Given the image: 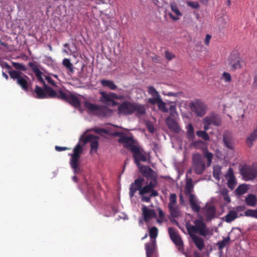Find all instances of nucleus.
Returning <instances> with one entry per match:
<instances>
[{"label":"nucleus","instance_id":"603ef678","mask_svg":"<svg viewBox=\"0 0 257 257\" xmlns=\"http://www.w3.org/2000/svg\"><path fill=\"white\" fill-rule=\"evenodd\" d=\"M93 131L95 133L99 135H102V134H107L108 133V130L102 128H95L93 129Z\"/></svg>","mask_w":257,"mask_h":257},{"label":"nucleus","instance_id":"4c0bfd02","mask_svg":"<svg viewBox=\"0 0 257 257\" xmlns=\"http://www.w3.org/2000/svg\"><path fill=\"white\" fill-rule=\"evenodd\" d=\"M193 190V186L192 184V179H190V181H188L185 189V194L189 198L190 197L191 195H193L192 192Z\"/></svg>","mask_w":257,"mask_h":257},{"label":"nucleus","instance_id":"b1692460","mask_svg":"<svg viewBox=\"0 0 257 257\" xmlns=\"http://www.w3.org/2000/svg\"><path fill=\"white\" fill-rule=\"evenodd\" d=\"M192 240L199 250H202L204 247V240L200 236L190 234Z\"/></svg>","mask_w":257,"mask_h":257},{"label":"nucleus","instance_id":"423d86ee","mask_svg":"<svg viewBox=\"0 0 257 257\" xmlns=\"http://www.w3.org/2000/svg\"><path fill=\"white\" fill-rule=\"evenodd\" d=\"M194 225H190L187 227L189 233L191 231L199 234L200 235L206 236L209 233V229L206 224L201 219H196L194 221Z\"/></svg>","mask_w":257,"mask_h":257},{"label":"nucleus","instance_id":"20e7f679","mask_svg":"<svg viewBox=\"0 0 257 257\" xmlns=\"http://www.w3.org/2000/svg\"><path fill=\"white\" fill-rule=\"evenodd\" d=\"M82 152V146L78 143L74 148L73 153L69 154L71 157L69 164L75 174L80 173L82 172V169L79 164L80 155Z\"/></svg>","mask_w":257,"mask_h":257},{"label":"nucleus","instance_id":"09e8293b","mask_svg":"<svg viewBox=\"0 0 257 257\" xmlns=\"http://www.w3.org/2000/svg\"><path fill=\"white\" fill-rule=\"evenodd\" d=\"M12 65L16 69L19 70L25 71L27 70V68L25 67V66L21 63L13 62Z\"/></svg>","mask_w":257,"mask_h":257},{"label":"nucleus","instance_id":"ea45409f","mask_svg":"<svg viewBox=\"0 0 257 257\" xmlns=\"http://www.w3.org/2000/svg\"><path fill=\"white\" fill-rule=\"evenodd\" d=\"M219 192L223 197L224 200L227 203H229L230 202V198L228 195V191L225 188H221Z\"/></svg>","mask_w":257,"mask_h":257},{"label":"nucleus","instance_id":"a211bd4d","mask_svg":"<svg viewBox=\"0 0 257 257\" xmlns=\"http://www.w3.org/2000/svg\"><path fill=\"white\" fill-rule=\"evenodd\" d=\"M98 139V137L91 134L88 135L86 136L84 143H86L87 142L91 141V151L96 152L98 147V143L97 141V139Z\"/></svg>","mask_w":257,"mask_h":257},{"label":"nucleus","instance_id":"052dcab7","mask_svg":"<svg viewBox=\"0 0 257 257\" xmlns=\"http://www.w3.org/2000/svg\"><path fill=\"white\" fill-rule=\"evenodd\" d=\"M223 77L225 82H230L231 80V75L229 73L227 72H224L223 73Z\"/></svg>","mask_w":257,"mask_h":257},{"label":"nucleus","instance_id":"9b49d317","mask_svg":"<svg viewBox=\"0 0 257 257\" xmlns=\"http://www.w3.org/2000/svg\"><path fill=\"white\" fill-rule=\"evenodd\" d=\"M191 110L198 116L201 117L204 115L207 111V105L200 100H196L190 104Z\"/></svg>","mask_w":257,"mask_h":257},{"label":"nucleus","instance_id":"f8f14e48","mask_svg":"<svg viewBox=\"0 0 257 257\" xmlns=\"http://www.w3.org/2000/svg\"><path fill=\"white\" fill-rule=\"evenodd\" d=\"M100 93L101 94V97L99 98L100 101L106 105L112 104L113 106H115L117 104V102L114 99L122 98L121 96L117 95L112 92L107 93L104 91H101Z\"/></svg>","mask_w":257,"mask_h":257},{"label":"nucleus","instance_id":"a18cd8bd","mask_svg":"<svg viewBox=\"0 0 257 257\" xmlns=\"http://www.w3.org/2000/svg\"><path fill=\"white\" fill-rule=\"evenodd\" d=\"M244 214L246 216L257 218V209H247L245 211Z\"/></svg>","mask_w":257,"mask_h":257},{"label":"nucleus","instance_id":"79ce46f5","mask_svg":"<svg viewBox=\"0 0 257 257\" xmlns=\"http://www.w3.org/2000/svg\"><path fill=\"white\" fill-rule=\"evenodd\" d=\"M196 135L205 141H208L210 140L209 136L205 131H198L196 132Z\"/></svg>","mask_w":257,"mask_h":257},{"label":"nucleus","instance_id":"49530a36","mask_svg":"<svg viewBox=\"0 0 257 257\" xmlns=\"http://www.w3.org/2000/svg\"><path fill=\"white\" fill-rule=\"evenodd\" d=\"M205 145V143L201 140L194 141L191 144V147L195 149H200Z\"/></svg>","mask_w":257,"mask_h":257},{"label":"nucleus","instance_id":"dca6fc26","mask_svg":"<svg viewBox=\"0 0 257 257\" xmlns=\"http://www.w3.org/2000/svg\"><path fill=\"white\" fill-rule=\"evenodd\" d=\"M142 211L144 221L149 222L151 220L156 217V213L154 209L148 208L146 206L143 205Z\"/></svg>","mask_w":257,"mask_h":257},{"label":"nucleus","instance_id":"1a4fd4ad","mask_svg":"<svg viewBox=\"0 0 257 257\" xmlns=\"http://www.w3.org/2000/svg\"><path fill=\"white\" fill-rule=\"evenodd\" d=\"M168 208L170 215L174 218L178 217L181 215V211L177 204V196L176 194H171L169 197Z\"/></svg>","mask_w":257,"mask_h":257},{"label":"nucleus","instance_id":"e2e57ef3","mask_svg":"<svg viewBox=\"0 0 257 257\" xmlns=\"http://www.w3.org/2000/svg\"><path fill=\"white\" fill-rule=\"evenodd\" d=\"M141 196H142V201L146 202H150L151 198L152 197V196H150V195L149 196L142 195Z\"/></svg>","mask_w":257,"mask_h":257},{"label":"nucleus","instance_id":"f257e3e1","mask_svg":"<svg viewBox=\"0 0 257 257\" xmlns=\"http://www.w3.org/2000/svg\"><path fill=\"white\" fill-rule=\"evenodd\" d=\"M28 66L34 73L37 80L43 84V88L36 86L34 89V96L38 99L51 98L55 95V91L47 85L43 78V72L40 69V66L37 62H30Z\"/></svg>","mask_w":257,"mask_h":257},{"label":"nucleus","instance_id":"9d476101","mask_svg":"<svg viewBox=\"0 0 257 257\" xmlns=\"http://www.w3.org/2000/svg\"><path fill=\"white\" fill-rule=\"evenodd\" d=\"M84 106L89 111L99 115H106L111 112V110L105 106L93 104L88 101L84 102Z\"/></svg>","mask_w":257,"mask_h":257},{"label":"nucleus","instance_id":"c03bdc74","mask_svg":"<svg viewBox=\"0 0 257 257\" xmlns=\"http://www.w3.org/2000/svg\"><path fill=\"white\" fill-rule=\"evenodd\" d=\"M148 92L152 97L160 96L159 92L156 89L152 86H149L148 87Z\"/></svg>","mask_w":257,"mask_h":257},{"label":"nucleus","instance_id":"6e6d98bb","mask_svg":"<svg viewBox=\"0 0 257 257\" xmlns=\"http://www.w3.org/2000/svg\"><path fill=\"white\" fill-rule=\"evenodd\" d=\"M64 46L65 47L68 48V49H69V50L71 53H75L77 51L76 47L75 44H73L72 45V46L70 48L68 47L69 44L67 43L64 44Z\"/></svg>","mask_w":257,"mask_h":257},{"label":"nucleus","instance_id":"c9c22d12","mask_svg":"<svg viewBox=\"0 0 257 257\" xmlns=\"http://www.w3.org/2000/svg\"><path fill=\"white\" fill-rule=\"evenodd\" d=\"M203 156L204 157L207 159V167H209L212 163V161L213 157V154L212 153L209 152L207 148H205L203 150Z\"/></svg>","mask_w":257,"mask_h":257},{"label":"nucleus","instance_id":"8fccbe9b","mask_svg":"<svg viewBox=\"0 0 257 257\" xmlns=\"http://www.w3.org/2000/svg\"><path fill=\"white\" fill-rule=\"evenodd\" d=\"M158 108L163 112H167L168 111V108L166 106V103L161 99L158 104Z\"/></svg>","mask_w":257,"mask_h":257},{"label":"nucleus","instance_id":"2f4dec72","mask_svg":"<svg viewBox=\"0 0 257 257\" xmlns=\"http://www.w3.org/2000/svg\"><path fill=\"white\" fill-rule=\"evenodd\" d=\"M230 242V238L229 236H227L226 237H224L223 240L218 241L216 243V245L218 247V249L221 250L225 246L229 245Z\"/></svg>","mask_w":257,"mask_h":257},{"label":"nucleus","instance_id":"c756f323","mask_svg":"<svg viewBox=\"0 0 257 257\" xmlns=\"http://www.w3.org/2000/svg\"><path fill=\"white\" fill-rule=\"evenodd\" d=\"M67 101L75 107H78L80 105L78 97L73 94H70L69 95Z\"/></svg>","mask_w":257,"mask_h":257},{"label":"nucleus","instance_id":"0eeeda50","mask_svg":"<svg viewBox=\"0 0 257 257\" xmlns=\"http://www.w3.org/2000/svg\"><path fill=\"white\" fill-rule=\"evenodd\" d=\"M240 172L244 181L252 180L257 177V164L244 166L240 170Z\"/></svg>","mask_w":257,"mask_h":257},{"label":"nucleus","instance_id":"774afa93","mask_svg":"<svg viewBox=\"0 0 257 257\" xmlns=\"http://www.w3.org/2000/svg\"><path fill=\"white\" fill-rule=\"evenodd\" d=\"M253 86L257 88V74H255L253 77Z\"/></svg>","mask_w":257,"mask_h":257},{"label":"nucleus","instance_id":"412c9836","mask_svg":"<svg viewBox=\"0 0 257 257\" xmlns=\"http://www.w3.org/2000/svg\"><path fill=\"white\" fill-rule=\"evenodd\" d=\"M166 124L168 127L175 133H179L181 128L175 120L170 117H168L166 120Z\"/></svg>","mask_w":257,"mask_h":257},{"label":"nucleus","instance_id":"39448f33","mask_svg":"<svg viewBox=\"0 0 257 257\" xmlns=\"http://www.w3.org/2000/svg\"><path fill=\"white\" fill-rule=\"evenodd\" d=\"M10 77L14 80L16 81V83L21 88L28 91L30 85V78L26 75L20 71L10 70L8 71Z\"/></svg>","mask_w":257,"mask_h":257},{"label":"nucleus","instance_id":"393cba45","mask_svg":"<svg viewBox=\"0 0 257 257\" xmlns=\"http://www.w3.org/2000/svg\"><path fill=\"white\" fill-rule=\"evenodd\" d=\"M245 202L247 206L254 207L257 204V195L249 194L245 198Z\"/></svg>","mask_w":257,"mask_h":257},{"label":"nucleus","instance_id":"a19ab883","mask_svg":"<svg viewBox=\"0 0 257 257\" xmlns=\"http://www.w3.org/2000/svg\"><path fill=\"white\" fill-rule=\"evenodd\" d=\"M69 95L62 91H59L58 92L55 91V95L51 98H58L67 101Z\"/></svg>","mask_w":257,"mask_h":257},{"label":"nucleus","instance_id":"bb28decb","mask_svg":"<svg viewBox=\"0 0 257 257\" xmlns=\"http://www.w3.org/2000/svg\"><path fill=\"white\" fill-rule=\"evenodd\" d=\"M243 61H241L238 57L232 59L229 62L230 68L232 70H235L241 68Z\"/></svg>","mask_w":257,"mask_h":257},{"label":"nucleus","instance_id":"7ed1b4c3","mask_svg":"<svg viewBox=\"0 0 257 257\" xmlns=\"http://www.w3.org/2000/svg\"><path fill=\"white\" fill-rule=\"evenodd\" d=\"M145 180L142 177H139L135 180L134 183H132L130 187L129 195L132 199L137 191H139V194L142 196L147 193H150V196H158V192L150 188V187L147 185L144 186L143 185Z\"/></svg>","mask_w":257,"mask_h":257},{"label":"nucleus","instance_id":"864d4df0","mask_svg":"<svg viewBox=\"0 0 257 257\" xmlns=\"http://www.w3.org/2000/svg\"><path fill=\"white\" fill-rule=\"evenodd\" d=\"M213 175L214 178L219 180L220 179V169H214L213 171Z\"/></svg>","mask_w":257,"mask_h":257},{"label":"nucleus","instance_id":"58836bf2","mask_svg":"<svg viewBox=\"0 0 257 257\" xmlns=\"http://www.w3.org/2000/svg\"><path fill=\"white\" fill-rule=\"evenodd\" d=\"M248 189V187L246 184H241L238 186L235 190L237 194L241 195L245 194Z\"/></svg>","mask_w":257,"mask_h":257},{"label":"nucleus","instance_id":"f3484780","mask_svg":"<svg viewBox=\"0 0 257 257\" xmlns=\"http://www.w3.org/2000/svg\"><path fill=\"white\" fill-rule=\"evenodd\" d=\"M168 233L171 239L176 245L178 246H182L183 245V241L180 236L174 228L169 227L168 228Z\"/></svg>","mask_w":257,"mask_h":257},{"label":"nucleus","instance_id":"cd10ccee","mask_svg":"<svg viewBox=\"0 0 257 257\" xmlns=\"http://www.w3.org/2000/svg\"><path fill=\"white\" fill-rule=\"evenodd\" d=\"M216 210L213 206H209L207 207L205 215L206 217V220L208 221L211 220L213 219L215 215Z\"/></svg>","mask_w":257,"mask_h":257},{"label":"nucleus","instance_id":"680f3d73","mask_svg":"<svg viewBox=\"0 0 257 257\" xmlns=\"http://www.w3.org/2000/svg\"><path fill=\"white\" fill-rule=\"evenodd\" d=\"M170 113L172 115H174L175 114H177L176 107L175 105H171L169 108Z\"/></svg>","mask_w":257,"mask_h":257},{"label":"nucleus","instance_id":"5fc2aeb1","mask_svg":"<svg viewBox=\"0 0 257 257\" xmlns=\"http://www.w3.org/2000/svg\"><path fill=\"white\" fill-rule=\"evenodd\" d=\"M45 79L47 80V82L54 87H57V85L56 83L52 79L50 75L45 76Z\"/></svg>","mask_w":257,"mask_h":257},{"label":"nucleus","instance_id":"6e6552de","mask_svg":"<svg viewBox=\"0 0 257 257\" xmlns=\"http://www.w3.org/2000/svg\"><path fill=\"white\" fill-rule=\"evenodd\" d=\"M205 164L200 154L197 153L192 157V168L197 175L202 174L205 169Z\"/></svg>","mask_w":257,"mask_h":257},{"label":"nucleus","instance_id":"aec40b11","mask_svg":"<svg viewBox=\"0 0 257 257\" xmlns=\"http://www.w3.org/2000/svg\"><path fill=\"white\" fill-rule=\"evenodd\" d=\"M257 140V124L254 126L253 131L247 136L246 142L249 148H251L253 142Z\"/></svg>","mask_w":257,"mask_h":257},{"label":"nucleus","instance_id":"37998d69","mask_svg":"<svg viewBox=\"0 0 257 257\" xmlns=\"http://www.w3.org/2000/svg\"><path fill=\"white\" fill-rule=\"evenodd\" d=\"M236 185V181L235 180L234 175L230 176L227 181V186L231 190H232Z\"/></svg>","mask_w":257,"mask_h":257},{"label":"nucleus","instance_id":"69168bd1","mask_svg":"<svg viewBox=\"0 0 257 257\" xmlns=\"http://www.w3.org/2000/svg\"><path fill=\"white\" fill-rule=\"evenodd\" d=\"M159 210V218H160L161 219H165V214L162 211V210L160 208L158 209Z\"/></svg>","mask_w":257,"mask_h":257},{"label":"nucleus","instance_id":"c85d7f7f","mask_svg":"<svg viewBox=\"0 0 257 257\" xmlns=\"http://www.w3.org/2000/svg\"><path fill=\"white\" fill-rule=\"evenodd\" d=\"M43 62L48 66L52 67L55 71H57L59 69L50 56H45Z\"/></svg>","mask_w":257,"mask_h":257},{"label":"nucleus","instance_id":"0e129e2a","mask_svg":"<svg viewBox=\"0 0 257 257\" xmlns=\"http://www.w3.org/2000/svg\"><path fill=\"white\" fill-rule=\"evenodd\" d=\"M202 123L204 124L203 128L204 130V131L206 132L207 130H208L210 128V124H207V122L205 121V120L203 119L202 120Z\"/></svg>","mask_w":257,"mask_h":257},{"label":"nucleus","instance_id":"de8ad7c7","mask_svg":"<svg viewBox=\"0 0 257 257\" xmlns=\"http://www.w3.org/2000/svg\"><path fill=\"white\" fill-rule=\"evenodd\" d=\"M223 141L226 147H227L229 149H232V144L230 142V138L228 136L226 135H223Z\"/></svg>","mask_w":257,"mask_h":257},{"label":"nucleus","instance_id":"6ab92c4d","mask_svg":"<svg viewBox=\"0 0 257 257\" xmlns=\"http://www.w3.org/2000/svg\"><path fill=\"white\" fill-rule=\"evenodd\" d=\"M170 7L172 11L173 12V13L175 14V16H174L171 13H169L168 15L174 21H177L179 20L180 17L182 16V14L180 12L177 5L175 3H171Z\"/></svg>","mask_w":257,"mask_h":257},{"label":"nucleus","instance_id":"4d7b16f0","mask_svg":"<svg viewBox=\"0 0 257 257\" xmlns=\"http://www.w3.org/2000/svg\"><path fill=\"white\" fill-rule=\"evenodd\" d=\"M188 6L193 9H198L199 7V5L197 2H188L187 3Z\"/></svg>","mask_w":257,"mask_h":257},{"label":"nucleus","instance_id":"ddd939ff","mask_svg":"<svg viewBox=\"0 0 257 257\" xmlns=\"http://www.w3.org/2000/svg\"><path fill=\"white\" fill-rule=\"evenodd\" d=\"M130 151L133 153V156L135 160V162L137 166L141 165L140 162L147 161V157L146 155L141 152L140 149L136 145H130Z\"/></svg>","mask_w":257,"mask_h":257},{"label":"nucleus","instance_id":"338daca9","mask_svg":"<svg viewBox=\"0 0 257 257\" xmlns=\"http://www.w3.org/2000/svg\"><path fill=\"white\" fill-rule=\"evenodd\" d=\"M68 148L67 147H59L57 146H55V150L58 152L65 151Z\"/></svg>","mask_w":257,"mask_h":257},{"label":"nucleus","instance_id":"f704fd0d","mask_svg":"<svg viewBox=\"0 0 257 257\" xmlns=\"http://www.w3.org/2000/svg\"><path fill=\"white\" fill-rule=\"evenodd\" d=\"M186 128L187 130L186 135L187 138L189 140H193L195 137L194 130L193 125L191 123H189L186 126Z\"/></svg>","mask_w":257,"mask_h":257},{"label":"nucleus","instance_id":"4be33fe9","mask_svg":"<svg viewBox=\"0 0 257 257\" xmlns=\"http://www.w3.org/2000/svg\"><path fill=\"white\" fill-rule=\"evenodd\" d=\"M140 171L147 178H152L154 176V171L149 166L140 165L138 166Z\"/></svg>","mask_w":257,"mask_h":257},{"label":"nucleus","instance_id":"7c9ffc66","mask_svg":"<svg viewBox=\"0 0 257 257\" xmlns=\"http://www.w3.org/2000/svg\"><path fill=\"white\" fill-rule=\"evenodd\" d=\"M158 235V229L156 227H152L149 229V236L150 237V241L152 242H156V238Z\"/></svg>","mask_w":257,"mask_h":257},{"label":"nucleus","instance_id":"72a5a7b5","mask_svg":"<svg viewBox=\"0 0 257 257\" xmlns=\"http://www.w3.org/2000/svg\"><path fill=\"white\" fill-rule=\"evenodd\" d=\"M63 65L68 69V74L71 75L74 72L73 66L69 59L65 58L62 62Z\"/></svg>","mask_w":257,"mask_h":257},{"label":"nucleus","instance_id":"3c124183","mask_svg":"<svg viewBox=\"0 0 257 257\" xmlns=\"http://www.w3.org/2000/svg\"><path fill=\"white\" fill-rule=\"evenodd\" d=\"M161 96H156V97H152V98H150L148 100V102L152 104L155 105L156 104H158L159 101H161Z\"/></svg>","mask_w":257,"mask_h":257},{"label":"nucleus","instance_id":"f03ea898","mask_svg":"<svg viewBox=\"0 0 257 257\" xmlns=\"http://www.w3.org/2000/svg\"><path fill=\"white\" fill-rule=\"evenodd\" d=\"M118 113L125 115L135 113L137 116L140 117L146 113L145 105L136 102H131L125 101L122 102L118 107Z\"/></svg>","mask_w":257,"mask_h":257},{"label":"nucleus","instance_id":"473e14b6","mask_svg":"<svg viewBox=\"0 0 257 257\" xmlns=\"http://www.w3.org/2000/svg\"><path fill=\"white\" fill-rule=\"evenodd\" d=\"M100 83L103 87H108L111 90H115L117 88V86L112 81L103 79L100 81Z\"/></svg>","mask_w":257,"mask_h":257},{"label":"nucleus","instance_id":"e433bc0d","mask_svg":"<svg viewBox=\"0 0 257 257\" xmlns=\"http://www.w3.org/2000/svg\"><path fill=\"white\" fill-rule=\"evenodd\" d=\"M237 217V212L234 210H230L224 217L225 221L228 223L231 222Z\"/></svg>","mask_w":257,"mask_h":257},{"label":"nucleus","instance_id":"a878e982","mask_svg":"<svg viewBox=\"0 0 257 257\" xmlns=\"http://www.w3.org/2000/svg\"><path fill=\"white\" fill-rule=\"evenodd\" d=\"M118 142L120 143L124 144V147L130 150V145H134L133 144V138L128 136L122 135L118 140Z\"/></svg>","mask_w":257,"mask_h":257},{"label":"nucleus","instance_id":"bf43d9fd","mask_svg":"<svg viewBox=\"0 0 257 257\" xmlns=\"http://www.w3.org/2000/svg\"><path fill=\"white\" fill-rule=\"evenodd\" d=\"M147 127L148 131L151 133H153L155 132L154 126L152 122H147Z\"/></svg>","mask_w":257,"mask_h":257},{"label":"nucleus","instance_id":"2eb2a0df","mask_svg":"<svg viewBox=\"0 0 257 257\" xmlns=\"http://www.w3.org/2000/svg\"><path fill=\"white\" fill-rule=\"evenodd\" d=\"M146 257H157V250L156 242H149L145 245Z\"/></svg>","mask_w":257,"mask_h":257},{"label":"nucleus","instance_id":"4468645a","mask_svg":"<svg viewBox=\"0 0 257 257\" xmlns=\"http://www.w3.org/2000/svg\"><path fill=\"white\" fill-rule=\"evenodd\" d=\"M203 119L207 122V124L218 126L222 124L220 116L215 113H212L205 116Z\"/></svg>","mask_w":257,"mask_h":257},{"label":"nucleus","instance_id":"13d9d810","mask_svg":"<svg viewBox=\"0 0 257 257\" xmlns=\"http://www.w3.org/2000/svg\"><path fill=\"white\" fill-rule=\"evenodd\" d=\"M165 57L168 60L170 61L172 59L175 58V55L172 53H171L168 51H165Z\"/></svg>","mask_w":257,"mask_h":257},{"label":"nucleus","instance_id":"5701e85b","mask_svg":"<svg viewBox=\"0 0 257 257\" xmlns=\"http://www.w3.org/2000/svg\"><path fill=\"white\" fill-rule=\"evenodd\" d=\"M189 201L193 211L195 212H199L200 210V206L196 197L194 195H191L190 197L189 198Z\"/></svg>","mask_w":257,"mask_h":257}]
</instances>
